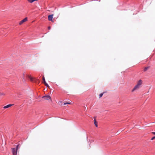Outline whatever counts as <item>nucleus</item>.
I'll use <instances>...</instances> for the list:
<instances>
[{"label":"nucleus","instance_id":"nucleus-1","mask_svg":"<svg viewBox=\"0 0 155 155\" xmlns=\"http://www.w3.org/2000/svg\"><path fill=\"white\" fill-rule=\"evenodd\" d=\"M18 145H17L16 146V148H13L12 149V152L13 155H17V150L18 148Z\"/></svg>","mask_w":155,"mask_h":155},{"label":"nucleus","instance_id":"nucleus-2","mask_svg":"<svg viewBox=\"0 0 155 155\" xmlns=\"http://www.w3.org/2000/svg\"><path fill=\"white\" fill-rule=\"evenodd\" d=\"M140 87H139V86L137 85V84H136L134 87V88L132 89L131 90L132 92H133L134 91L137 90L138 89H139Z\"/></svg>","mask_w":155,"mask_h":155},{"label":"nucleus","instance_id":"nucleus-3","mask_svg":"<svg viewBox=\"0 0 155 155\" xmlns=\"http://www.w3.org/2000/svg\"><path fill=\"white\" fill-rule=\"evenodd\" d=\"M42 98L45 100H48L49 99H51V97L48 95H45L42 97Z\"/></svg>","mask_w":155,"mask_h":155},{"label":"nucleus","instance_id":"nucleus-4","mask_svg":"<svg viewBox=\"0 0 155 155\" xmlns=\"http://www.w3.org/2000/svg\"><path fill=\"white\" fill-rule=\"evenodd\" d=\"M27 20V17L25 18L24 19L22 20L19 22V25H21L24 22L26 21Z\"/></svg>","mask_w":155,"mask_h":155},{"label":"nucleus","instance_id":"nucleus-5","mask_svg":"<svg viewBox=\"0 0 155 155\" xmlns=\"http://www.w3.org/2000/svg\"><path fill=\"white\" fill-rule=\"evenodd\" d=\"M142 83L143 81L142 80H140L138 81L137 84L140 87L141 85L142 84Z\"/></svg>","mask_w":155,"mask_h":155},{"label":"nucleus","instance_id":"nucleus-6","mask_svg":"<svg viewBox=\"0 0 155 155\" xmlns=\"http://www.w3.org/2000/svg\"><path fill=\"white\" fill-rule=\"evenodd\" d=\"M53 15H50L48 16V19L49 21H52Z\"/></svg>","mask_w":155,"mask_h":155},{"label":"nucleus","instance_id":"nucleus-7","mask_svg":"<svg viewBox=\"0 0 155 155\" xmlns=\"http://www.w3.org/2000/svg\"><path fill=\"white\" fill-rule=\"evenodd\" d=\"M13 105V104H9L8 105H7L4 106L3 107V108L4 109L7 108H9V107H10L12 106Z\"/></svg>","mask_w":155,"mask_h":155},{"label":"nucleus","instance_id":"nucleus-8","mask_svg":"<svg viewBox=\"0 0 155 155\" xmlns=\"http://www.w3.org/2000/svg\"><path fill=\"white\" fill-rule=\"evenodd\" d=\"M27 77L31 81H33V78H32L30 75H27Z\"/></svg>","mask_w":155,"mask_h":155},{"label":"nucleus","instance_id":"nucleus-9","mask_svg":"<svg viewBox=\"0 0 155 155\" xmlns=\"http://www.w3.org/2000/svg\"><path fill=\"white\" fill-rule=\"evenodd\" d=\"M94 124L95 126H96V127H97L98 126L97 124V122L96 121L95 119H94Z\"/></svg>","mask_w":155,"mask_h":155},{"label":"nucleus","instance_id":"nucleus-10","mask_svg":"<svg viewBox=\"0 0 155 155\" xmlns=\"http://www.w3.org/2000/svg\"><path fill=\"white\" fill-rule=\"evenodd\" d=\"M5 95V94L4 93L0 92V96H4Z\"/></svg>","mask_w":155,"mask_h":155},{"label":"nucleus","instance_id":"nucleus-11","mask_svg":"<svg viewBox=\"0 0 155 155\" xmlns=\"http://www.w3.org/2000/svg\"><path fill=\"white\" fill-rule=\"evenodd\" d=\"M30 3H32L34 2L33 0H27Z\"/></svg>","mask_w":155,"mask_h":155},{"label":"nucleus","instance_id":"nucleus-12","mask_svg":"<svg viewBox=\"0 0 155 155\" xmlns=\"http://www.w3.org/2000/svg\"><path fill=\"white\" fill-rule=\"evenodd\" d=\"M149 68V67H145L144 69V71H146Z\"/></svg>","mask_w":155,"mask_h":155},{"label":"nucleus","instance_id":"nucleus-13","mask_svg":"<svg viewBox=\"0 0 155 155\" xmlns=\"http://www.w3.org/2000/svg\"><path fill=\"white\" fill-rule=\"evenodd\" d=\"M45 84V85L47 87H49V85H48V84L46 82H45V83H44Z\"/></svg>","mask_w":155,"mask_h":155},{"label":"nucleus","instance_id":"nucleus-14","mask_svg":"<svg viewBox=\"0 0 155 155\" xmlns=\"http://www.w3.org/2000/svg\"><path fill=\"white\" fill-rule=\"evenodd\" d=\"M43 80L44 83H45V82H46L45 81V77L44 76H43Z\"/></svg>","mask_w":155,"mask_h":155},{"label":"nucleus","instance_id":"nucleus-15","mask_svg":"<svg viewBox=\"0 0 155 155\" xmlns=\"http://www.w3.org/2000/svg\"><path fill=\"white\" fill-rule=\"evenodd\" d=\"M71 103L69 102H66L64 103V105H66L67 104H70Z\"/></svg>","mask_w":155,"mask_h":155},{"label":"nucleus","instance_id":"nucleus-16","mask_svg":"<svg viewBox=\"0 0 155 155\" xmlns=\"http://www.w3.org/2000/svg\"><path fill=\"white\" fill-rule=\"evenodd\" d=\"M103 95V94H102V93H101V94H100L99 95L100 97H101Z\"/></svg>","mask_w":155,"mask_h":155},{"label":"nucleus","instance_id":"nucleus-17","mask_svg":"<svg viewBox=\"0 0 155 155\" xmlns=\"http://www.w3.org/2000/svg\"><path fill=\"white\" fill-rule=\"evenodd\" d=\"M155 138V136L153 137L151 139V140H153Z\"/></svg>","mask_w":155,"mask_h":155},{"label":"nucleus","instance_id":"nucleus-18","mask_svg":"<svg viewBox=\"0 0 155 155\" xmlns=\"http://www.w3.org/2000/svg\"><path fill=\"white\" fill-rule=\"evenodd\" d=\"M51 27L50 26H49L48 27V29H49V30H50L51 29Z\"/></svg>","mask_w":155,"mask_h":155},{"label":"nucleus","instance_id":"nucleus-19","mask_svg":"<svg viewBox=\"0 0 155 155\" xmlns=\"http://www.w3.org/2000/svg\"><path fill=\"white\" fill-rule=\"evenodd\" d=\"M62 103V101H60V102H58V104H59V103Z\"/></svg>","mask_w":155,"mask_h":155},{"label":"nucleus","instance_id":"nucleus-20","mask_svg":"<svg viewBox=\"0 0 155 155\" xmlns=\"http://www.w3.org/2000/svg\"><path fill=\"white\" fill-rule=\"evenodd\" d=\"M152 134H155V132H152Z\"/></svg>","mask_w":155,"mask_h":155},{"label":"nucleus","instance_id":"nucleus-21","mask_svg":"<svg viewBox=\"0 0 155 155\" xmlns=\"http://www.w3.org/2000/svg\"><path fill=\"white\" fill-rule=\"evenodd\" d=\"M34 0V1H37L38 0Z\"/></svg>","mask_w":155,"mask_h":155}]
</instances>
